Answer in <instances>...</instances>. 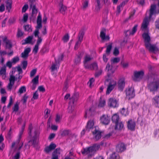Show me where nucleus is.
<instances>
[{
    "mask_svg": "<svg viewBox=\"0 0 159 159\" xmlns=\"http://www.w3.org/2000/svg\"><path fill=\"white\" fill-rule=\"evenodd\" d=\"M158 76L156 74H152L148 77L147 88L153 94H155L159 89V79Z\"/></svg>",
    "mask_w": 159,
    "mask_h": 159,
    "instance_id": "nucleus-1",
    "label": "nucleus"
},
{
    "mask_svg": "<svg viewBox=\"0 0 159 159\" xmlns=\"http://www.w3.org/2000/svg\"><path fill=\"white\" fill-rule=\"evenodd\" d=\"M22 69L20 66L12 68V74L10 75L9 79V83L7 86V88L9 90H11L15 81L17 80V78L20 80L22 78V76H20V74H22Z\"/></svg>",
    "mask_w": 159,
    "mask_h": 159,
    "instance_id": "nucleus-2",
    "label": "nucleus"
},
{
    "mask_svg": "<svg viewBox=\"0 0 159 159\" xmlns=\"http://www.w3.org/2000/svg\"><path fill=\"white\" fill-rule=\"evenodd\" d=\"M100 147L99 144H95L93 146L83 149L81 153L84 156H87L88 157H91L94 153L98 150Z\"/></svg>",
    "mask_w": 159,
    "mask_h": 159,
    "instance_id": "nucleus-3",
    "label": "nucleus"
},
{
    "mask_svg": "<svg viewBox=\"0 0 159 159\" xmlns=\"http://www.w3.org/2000/svg\"><path fill=\"white\" fill-rule=\"evenodd\" d=\"M3 41L5 43V49H8L10 51V52H8L7 55L9 56H11L13 55L14 52L11 49L12 47L11 42L7 39V37H5L3 38Z\"/></svg>",
    "mask_w": 159,
    "mask_h": 159,
    "instance_id": "nucleus-4",
    "label": "nucleus"
},
{
    "mask_svg": "<svg viewBox=\"0 0 159 159\" xmlns=\"http://www.w3.org/2000/svg\"><path fill=\"white\" fill-rule=\"evenodd\" d=\"M84 33V31L83 29H81L80 31L78 36V40L75 43L74 48L75 50L77 49L81 44V42L83 40Z\"/></svg>",
    "mask_w": 159,
    "mask_h": 159,
    "instance_id": "nucleus-5",
    "label": "nucleus"
},
{
    "mask_svg": "<svg viewBox=\"0 0 159 159\" xmlns=\"http://www.w3.org/2000/svg\"><path fill=\"white\" fill-rule=\"evenodd\" d=\"M36 0H29L30 7L32 9L31 16L35 17L36 16L38 12V9L36 8L35 1Z\"/></svg>",
    "mask_w": 159,
    "mask_h": 159,
    "instance_id": "nucleus-6",
    "label": "nucleus"
},
{
    "mask_svg": "<svg viewBox=\"0 0 159 159\" xmlns=\"http://www.w3.org/2000/svg\"><path fill=\"white\" fill-rule=\"evenodd\" d=\"M34 135L32 137V139L28 141L29 146L33 145L35 147L36 144V140L37 138L39 136V133L38 130H35L34 132Z\"/></svg>",
    "mask_w": 159,
    "mask_h": 159,
    "instance_id": "nucleus-7",
    "label": "nucleus"
},
{
    "mask_svg": "<svg viewBox=\"0 0 159 159\" xmlns=\"http://www.w3.org/2000/svg\"><path fill=\"white\" fill-rule=\"evenodd\" d=\"M156 5L155 4H152L151 5L150 9L149 10V17L151 18L153 15L158 14L159 13V8L158 7L156 10Z\"/></svg>",
    "mask_w": 159,
    "mask_h": 159,
    "instance_id": "nucleus-8",
    "label": "nucleus"
},
{
    "mask_svg": "<svg viewBox=\"0 0 159 159\" xmlns=\"http://www.w3.org/2000/svg\"><path fill=\"white\" fill-rule=\"evenodd\" d=\"M116 85V82L113 80H111L107 86L106 94H109Z\"/></svg>",
    "mask_w": 159,
    "mask_h": 159,
    "instance_id": "nucleus-9",
    "label": "nucleus"
},
{
    "mask_svg": "<svg viewBox=\"0 0 159 159\" xmlns=\"http://www.w3.org/2000/svg\"><path fill=\"white\" fill-rule=\"evenodd\" d=\"M145 46L146 48L148 49L149 52L156 53L159 51L158 48L154 44H151L150 43Z\"/></svg>",
    "mask_w": 159,
    "mask_h": 159,
    "instance_id": "nucleus-10",
    "label": "nucleus"
},
{
    "mask_svg": "<svg viewBox=\"0 0 159 159\" xmlns=\"http://www.w3.org/2000/svg\"><path fill=\"white\" fill-rule=\"evenodd\" d=\"M126 97L129 99L133 98L135 96L134 89L132 87L129 88L126 90Z\"/></svg>",
    "mask_w": 159,
    "mask_h": 159,
    "instance_id": "nucleus-11",
    "label": "nucleus"
},
{
    "mask_svg": "<svg viewBox=\"0 0 159 159\" xmlns=\"http://www.w3.org/2000/svg\"><path fill=\"white\" fill-rule=\"evenodd\" d=\"M144 75V72L142 70L137 71H135L134 73V77L133 78V80L134 81H137V79H141Z\"/></svg>",
    "mask_w": 159,
    "mask_h": 159,
    "instance_id": "nucleus-12",
    "label": "nucleus"
},
{
    "mask_svg": "<svg viewBox=\"0 0 159 159\" xmlns=\"http://www.w3.org/2000/svg\"><path fill=\"white\" fill-rule=\"evenodd\" d=\"M84 66L85 68L90 70H97L98 69V65L96 62H94L91 64L84 63Z\"/></svg>",
    "mask_w": 159,
    "mask_h": 159,
    "instance_id": "nucleus-13",
    "label": "nucleus"
},
{
    "mask_svg": "<svg viewBox=\"0 0 159 159\" xmlns=\"http://www.w3.org/2000/svg\"><path fill=\"white\" fill-rule=\"evenodd\" d=\"M92 132L94 135V139L96 141L98 140L101 138L102 132L96 128H94V130H92Z\"/></svg>",
    "mask_w": 159,
    "mask_h": 159,
    "instance_id": "nucleus-14",
    "label": "nucleus"
},
{
    "mask_svg": "<svg viewBox=\"0 0 159 159\" xmlns=\"http://www.w3.org/2000/svg\"><path fill=\"white\" fill-rule=\"evenodd\" d=\"M149 18L148 17H146L144 19L141 27L142 30H147L148 26L149 24Z\"/></svg>",
    "mask_w": 159,
    "mask_h": 159,
    "instance_id": "nucleus-15",
    "label": "nucleus"
},
{
    "mask_svg": "<svg viewBox=\"0 0 159 159\" xmlns=\"http://www.w3.org/2000/svg\"><path fill=\"white\" fill-rule=\"evenodd\" d=\"M138 26V25L137 24H136L135 25L134 27L133 28L131 31L130 30H128L127 31H125L124 33L126 36L133 35L137 31Z\"/></svg>",
    "mask_w": 159,
    "mask_h": 159,
    "instance_id": "nucleus-16",
    "label": "nucleus"
},
{
    "mask_svg": "<svg viewBox=\"0 0 159 159\" xmlns=\"http://www.w3.org/2000/svg\"><path fill=\"white\" fill-rule=\"evenodd\" d=\"M108 105L111 107H117L118 104L115 98H111L109 99Z\"/></svg>",
    "mask_w": 159,
    "mask_h": 159,
    "instance_id": "nucleus-17",
    "label": "nucleus"
},
{
    "mask_svg": "<svg viewBox=\"0 0 159 159\" xmlns=\"http://www.w3.org/2000/svg\"><path fill=\"white\" fill-rule=\"evenodd\" d=\"M61 149L57 148L55 149L52 154L51 159H59L58 157L60 154Z\"/></svg>",
    "mask_w": 159,
    "mask_h": 159,
    "instance_id": "nucleus-18",
    "label": "nucleus"
},
{
    "mask_svg": "<svg viewBox=\"0 0 159 159\" xmlns=\"http://www.w3.org/2000/svg\"><path fill=\"white\" fill-rule=\"evenodd\" d=\"M126 149L125 146L123 143H120L116 146V151L119 152H121Z\"/></svg>",
    "mask_w": 159,
    "mask_h": 159,
    "instance_id": "nucleus-19",
    "label": "nucleus"
},
{
    "mask_svg": "<svg viewBox=\"0 0 159 159\" xmlns=\"http://www.w3.org/2000/svg\"><path fill=\"white\" fill-rule=\"evenodd\" d=\"M136 124L135 122L130 120L127 122V127L128 129L133 131L135 130Z\"/></svg>",
    "mask_w": 159,
    "mask_h": 159,
    "instance_id": "nucleus-20",
    "label": "nucleus"
},
{
    "mask_svg": "<svg viewBox=\"0 0 159 159\" xmlns=\"http://www.w3.org/2000/svg\"><path fill=\"white\" fill-rule=\"evenodd\" d=\"M152 104L156 108H159V97L156 95L152 99Z\"/></svg>",
    "mask_w": 159,
    "mask_h": 159,
    "instance_id": "nucleus-21",
    "label": "nucleus"
},
{
    "mask_svg": "<svg viewBox=\"0 0 159 159\" xmlns=\"http://www.w3.org/2000/svg\"><path fill=\"white\" fill-rule=\"evenodd\" d=\"M101 122L105 125H108L110 122V118L107 116L103 115L100 118Z\"/></svg>",
    "mask_w": 159,
    "mask_h": 159,
    "instance_id": "nucleus-22",
    "label": "nucleus"
},
{
    "mask_svg": "<svg viewBox=\"0 0 159 159\" xmlns=\"http://www.w3.org/2000/svg\"><path fill=\"white\" fill-rule=\"evenodd\" d=\"M106 30L103 28L100 32V37L102 40H109L110 37L108 35L106 36Z\"/></svg>",
    "mask_w": 159,
    "mask_h": 159,
    "instance_id": "nucleus-23",
    "label": "nucleus"
},
{
    "mask_svg": "<svg viewBox=\"0 0 159 159\" xmlns=\"http://www.w3.org/2000/svg\"><path fill=\"white\" fill-rule=\"evenodd\" d=\"M142 37L144 39L145 45H148L149 43L151 41V39L150 36L147 33H144L142 34Z\"/></svg>",
    "mask_w": 159,
    "mask_h": 159,
    "instance_id": "nucleus-24",
    "label": "nucleus"
},
{
    "mask_svg": "<svg viewBox=\"0 0 159 159\" xmlns=\"http://www.w3.org/2000/svg\"><path fill=\"white\" fill-rule=\"evenodd\" d=\"M56 147L55 144L51 143L50 145L46 147L44 151L47 153H49L50 152L54 150Z\"/></svg>",
    "mask_w": 159,
    "mask_h": 159,
    "instance_id": "nucleus-25",
    "label": "nucleus"
},
{
    "mask_svg": "<svg viewBox=\"0 0 159 159\" xmlns=\"http://www.w3.org/2000/svg\"><path fill=\"white\" fill-rule=\"evenodd\" d=\"M94 122L93 120H90L87 123V125L86 127V130L89 131L90 129H92V130H94V128H93Z\"/></svg>",
    "mask_w": 159,
    "mask_h": 159,
    "instance_id": "nucleus-26",
    "label": "nucleus"
},
{
    "mask_svg": "<svg viewBox=\"0 0 159 159\" xmlns=\"http://www.w3.org/2000/svg\"><path fill=\"white\" fill-rule=\"evenodd\" d=\"M125 85V80L124 79L120 80L118 82V88L121 91H123Z\"/></svg>",
    "mask_w": 159,
    "mask_h": 159,
    "instance_id": "nucleus-27",
    "label": "nucleus"
},
{
    "mask_svg": "<svg viewBox=\"0 0 159 159\" xmlns=\"http://www.w3.org/2000/svg\"><path fill=\"white\" fill-rule=\"evenodd\" d=\"M30 51L31 49L30 48H28L25 49L24 52L21 53V57L24 58H27L29 56V54Z\"/></svg>",
    "mask_w": 159,
    "mask_h": 159,
    "instance_id": "nucleus-28",
    "label": "nucleus"
},
{
    "mask_svg": "<svg viewBox=\"0 0 159 159\" xmlns=\"http://www.w3.org/2000/svg\"><path fill=\"white\" fill-rule=\"evenodd\" d=\"M84 53L83 52H79L78 55L77 56L75 60V62L76 64L79 63Z\"/></svg>",
    "mask_w": 159,
    "mask_h": 159,
    "instance_id": "nucleus-29",
    "label": "nucleus"
},
{
    "mask_svg": "<svg viewBox=\"0 0 159 159\" xmlns=\"http://www.w3.org/2000/svg\"><path fill=\"white\" fill-rule=\"evenodd\" d=\"M79 94L78 93H75L72 95L71 98H70V102H72L73 104L77 101L79 98Z\"/></svg>",
    "mask_w": 159,
    "mask_h": 159,
    "instance_id": "nucleus-30",
    "label": "nucleus"
},
{
    "mask_svg": "<svg viewBox=\"0 0 159 159\" xmlns=\"http://www.w3.org/2000/svg\"><path fill=\"white\" fill-rule=\"evenodd\" d=\"M59 6L60 7L59 10L60 12L62 14H64L65 11L66 10V7L63 5L62 2L59 3Z\"/></svg>",
    "mask_w": 159,
    "mask_h": 159,
    "instance_id": "nucleus-31",
    "label": "nucleus"
},
{
    "mask_svg": "<svg viewBox=\"0 0 159 159\" xmlns=\"http://www.w3.org/2000/svg\"><path fill=\"white\" fill-rule=\"evenodd\" d=\"M33 37L32 36H29L28 37H27L26 39H25V40H23L22 42H23L22 43V45H25L26 44L30 43L32 41V40L33 39Z\"/></svg>",
    "mask_w": 159,
    "mask_h": 159,
    "instance_id": "nucleus-32",
    "label": "nucleus"
},
{
    "mask_svg": "<svg viewBox=\"0 0 159 159\" xmlns=\"http://www.w3.org/2000/svg\"><path fill=\"white\" fill-rule=\"evenodd\" d=\"M6 3L7 9L8 10V12H9L12 7V0H6Z\"/></svg>",
    "mask_w": 159,
    "mask_h": 159,
    "instance_id": "nucleus-33",
    "label": "nucleus"
},
{
    "mask_svg": "<svg viewBox=\"0 0 159 159\" xmlns=\"http://www.w3.org/2000/svg\"><path fill=\"white\" fill-rule=\"evenodd\" d=\"M112 65L111 64V65H110L109 63H108L106 68V70L111 74H113L114 71V70L113 69Z\"/></svg>",
    "mask_w": 159,
    "mask_h": 159,
    "instance_id": "nucleus-34",
    "label": "nucleus"
},
{
    "mask_svg": "<svg viewBox=\"0 0 159 159\" xmlns=\"http://www.w3.org/2000/svg\"><path fill=\"white\" fill-rule=\"evenodd\" d=\"M119 116L117 114H115L112 116L111 120L112 122L115 124L119 122Z\"/></svg>",
    "mask_w": 159,
    "mask_h": 159,
    "instance_id": "nucleus-35",
    "label": "nucleus"
},
{
    "mask_svg": "<svg viewBox=\"0 0 159 159\" xmlns=\"http://www.w3.org/2000/svg\"><path fill=\"white\" fill-rule=\"evenodd\" d=\"M124 127V125L122 122H118L115 124V129L121 130Z\"/></svg>",
    "mask_w": 159,
    "mask_h": 159,
    "instance_id": "nucleus-36",
    "label": "nucleus"
},
{
    "mask_svg": "<svg viewBox=\"0 0 159 159\" xmlns=\"http://www.w3.org/2000/svg\"><path fill=\"white\" fill-rule=\"evenodd\" d=\"M93 111H92L91 108H90L89 110L86 111L84 116V117L85 118L87 117H89L92 116L93 115Z\"/></svg>",
    "mask_w": 159,
    "mask_h": 159,
    "instance_id": "nucleus-37",
    "label": "nucleus"
},
{
    "mask_svg": "<svg viewBox=\"0 0 159 159\" xmlns=\"http://www.w3.org/2000/svg\"><path fill=\"white\" fill-rule=\"evenodd\" d=\"M112 43H110L107 46V49L106 50V53H107V56H108L110 53V52L112 48Z\"/></svg>",
    "mask_w": 159,
    "mask_h": 159,
    "instance_id": "nucleus-38",
    "label": "nucleus"
},
{
    "mask_svg": "<svg viewBox=\"0 0 159 159\" xmlns=\"http://www.w3.org/2000/svg\"><path fill=\"white\" fill-rule=\"evenodd\" d=\"M92 58L89 55H86L84 57V60L83 61L84 64L87 63V62L91 61L92 60Z\"/></svg>",
    "mask_w": 159,
    "mask_h": 159,
    "instance_id": "nucleus-39",
    "label": "nucleus"
},
{
    "mask_svg": "<svg viewBox=\"0 0 159 159\" xmlns=\"http://www.w3.org/2000/svg\"><path fill=\"white\" fill-rule=\"evenodd\" d=\"M106 104V101L104 99H102L101 98H100L98 107H103L105 106Z\"/></svg>",
    "mask_w": 159,
    "mask_h": 159,
    "instance_id": "nucleus-40",
    "label": "nucleus"
},
{
    "mask_svg": "<svg viewBox=\"0 0 159 159\" xmlns=\"http://www.w3.org/2000/svg\"><path fill=\"white\" fill-rule=\"evenodd\" d=\"M120 61V59L119 57H115L111 59V64H113L118 63Z\"/></svg>",
    "mask_w": 159,
    "mask_h": 159,
    "instance_id": "nucleus-41",
    "label": "nucleus"
},
{
    "mask_svg": "<svg viewBox=\"0 0 159 159\" xmlns=\"http://www.w3.org/2000/svg\"><path fill=\"white\" fill-rule=\"evenodd\" d=\"M39 75L36 76L32 80V82L34 84H38Z\"/></svg>",
    "mask_w": 159,
    "mask_h": 159,
    "instance_id": "nucleus-42",
    "label": "nucleus"
},
{
    "mask_svg": "<svg viewBox=\"0 0 159 159\" xmlns=\"http://www.w3.org/2000/svg\"><path fill=\"white\" fill-rule=\"evenodd\" d=\"M119 155L115 152L113 153L111 155L110 159H119Z\"/></svg>",
    "mask_w": 159,
    "mask_h": 159,
    "instance_id": "nucleus-43",
    "label": "nucleus"
},
{
    "mask_svg": "<svg viewBox=\"0 0 159 159\" xmlns=\"http://www.w3.org/2000/svg\"><path fill=\"white\" fill-rule=\"evenodd\" d=\"M57 62L56 61L55 63H52L51 69L52 71H53L55 70H57Z\"/></svg>",
    "mask_w": 159,
    "mask_h": 159,
    "instance_id": "nucleus-44",
    "label": "nucleus"
},
{
    "mask_svg": "<svg viewBox=\"0 0 159 159\" xmlns=\"http://www.w3.org/2000/svg\"><path fill=\"white\" fill-rule=\"evenodd\" d=\"M6 72V66L4 65L0 70V75H5Z\"/></svg>",
    "mask_w": 159,
    "mask_h": 159,
    "instance_id": "nucleus-45",
    "label": "nucleus"
},
{
    "mask_svg": "<svg viewBox=\"0 0 159 159\" xmlns=\"http://www.w3.org/2000/svg\"><path fill=\"white\" fill-rule=\"evenodd\" d=\"M24 127H22V129L21 130L19 134V138L18 139L17 141V143H18V144H19L20 139L21 137V136L22 134H23V132H24Z\"/></svg>",
    "mask_w": 159,
    "mask_h": 159,
    "instance_id": "nucleus-46",
    "label": "nucleus"
},
{
    "mask_svg": "<svg viewBox=\"0 0 159 159\" xmlns=\"http://www.w3.org/2000/svg\"><path fill=\"white\" fill-rule=\"evenodd\" d=\"M26 91V88L25 86H21L19 89L18 93L22 94Z\"/></svg>",
    "mask_w": 159,
    "mask_h": 159,
    "instance_id": "nucleus-47",
    "label": "nucleus"
},
{
    "mask_svg": "<svg viewBox=\"0 0 159 159\" xmlns=\"http://www.w3.org/2000/svg\"><path fill=\"white\" fill-rule=\"evenodd\" d=\"M19 58L18 56H16L13 58L11 60V62L13 64H15L19 61Z\"/></svg>",
    "mask_w": 159,
    "mask_h": 159,
    "instance_id": "nucleus-48",
    "label": "nucleus"
},
{
    "mask_svg": "<svg viewBox=\"0 0 159 159\" xmlns=\"http://www.w3.org/2000/svg\"><path fill=\"white\" fill-rule=\"evenodd\" d=\"M23 35V33L18 28L17 34V36L18 38L21 37Z\"/></svg>",
    "mask_w": 159,
    "mask_h": 159,
    "instance_id": "nucleus-49",
    "label": "nucleus"
},
{
    "mask_svg": "<svg viewBox=\"0 0 159 159\" xmlns=\"http://www.w3.org/2000/svg\"><path fill=\"white\" fill-rule=\"evenodd\" d=\"M31 26L29 25H27L24 26V29L25 31L30 32L32 31V29H30Z\"/></svg>",
    "mask_w": 159,
    "mask_h": 159,
    "instance_id": "nucleus-50",
    "label": "nucleus"
},
{
    "mask_svg": "<svg viewBox=\"0 0 159 159\" xmlns=\"http://www.w3.org/2000/svg\"><path fill=\"white\" fill-rule=\"evenodd\" d=\"M121 114L124 116H126L128 114L127 111L124 108H122L120 111Z\"/></svg>",
    "mask_w": 159,
    "mask_h": 159,
    "instance_id": "nucleus-51",
    "label": "nucleus"
},
{
    "mask_svg": "<svg viewBox=\"0 0 159 159\" xmlns=\"http://www.w3.org/2000/svg\"><path fill=\"white\" fill-rule=\"evenodd\" d=\"M69 134V130H64L61 133V135L62 136H66L67 135Z\"/></svg>",
    "mask_w": 159,
    "mask_h": 159,
    "instance_id": "nucleus-52",
    "label": "nucleus"
},
{
    "mask_svg": "<svg viewBox=\"0 0 159 159\" xmlns=\"http://www.w3.org/2000/svg\"><path fill=\"white\" fill-rule=\"evenodd\" d=\"M13 111L16 112L18 111L19 109V105L17 103H16L14 105L13 108Z\"/></svg>",
    "mask_w": 159,
    "mask_h": 159,
    "instance_id": "nucleus-53",
    "label": "nucleus"
},
{
    "mask_svg": "<svg viewBox=\"0 0 159 159\" xmlns=\"http://www.w3.org/2000/svg\"><path fill=\"white\" fill-rule=\"evenodd\" d=\"M69 39V36L68 34H66L65 35L63 38V40L64 42H67Z\"/></svg>",
    "mask_w": 159,
    "mask_h": 159,
    "instance_id": "nucleus-54",
    "label": "nucleus"
},
{
    "mask_svg": "<svg viewBox=\"0 0 159 159\" xmlns=\"http://www.w3.org/2000/svg\"><path fill=\"white\" fill-rule=\"evenodd\" d=\"M22 64L23 66L22 68L23 69H25L27 65V61H24L22 62Z\"/></svg>",
    "mask_w": 159,
    "mask_h": 159,
    "instance_id": "nucleus-55",
    "label": "nucleus"
},
{
    "mask_svg": "<svg viewBox=\"0 0 159 159\" xmlns=\"http://www.w3.org/2000/svg\"><path fill=\"white\" fill-rule=\"evenodd\" d=\"M28 6L27 4H25L23 7L22 10V12H25L28 9Z\"/></svg>",
    "mask_w": 159,
    "mask_h": 159,
    "instance_id": "nucleus-56",
    "label": "nucleus"
},
{
    "mask_svg": "<svg viewBox=\"0 0 159 159\" xmlns=\"http://www.w3.org/2000/svg\"><path fill=\"white\" fill-rule=\"evenodd\" d=\"M39 46L35 44V46L33 50V52H34L35 54H36L37 53L38 49H39Z\"/></svg>",
    "mask_w": 159,
    "mask_h": 159,
    "instance_id": "nucleus-57",
    "label": "nucleus"
},
{
    "mask_svg": "<svg viewBox=\"0 0 159 159\" xmlns=\"http://www.w3.org/2000/svg\"><path fill=\"white\" fill-rule=\"evenodd\" d=\"M28 15L27 13H25L24 14L23 17V20L24 22H26L28 20Z\"/></svg>",
    "mask_w": 159,
    "mask_h": 159,
    "instance_id": "nucleus-58",
    "label": "nucleus"
},
{
    "mask_svg": "<svg viewBox=\"0 0 159 159\" xmlns=\"http://www.w3.org/2000/svg\"><path fill=\"white\" fill-rule=\"evenodd\" d=\"M11 129H10L9 132L7 134L6 138L7 139H10L11 138Z\"/></svg>",
    "mask_w": 159,
    "mask_h": 159,
    "instance_id": "nucleus-59",
    "label": "nucleus"
},
{
    "mask_svg": "<svg viewBox=\"0 0 159 159\" xmlns=\"http://www.w3.org/2000/svg\"><path fill=\"white\" fill-rule=\"evenodd\" d=\"M42 40V39L41 38V37L38 36V39H37V42L36 44L39 46V45L41 43Z\"/></svg>",
    "mask_w": 159,
    "mask_h": 159,
    "instance_id": "nucleus-60",
    "label": "nucleus"
},
{
    "mask_svg": "<svg viewBox=\"0 0 159 159\" xmlns=\"http://www.w3.org/2000/svg\"><path fill=\"white\" fill-rule=\"evenodd\" d=\"M119 51L118 49L116 48H114L113 52L114 55L116 56L119 54Z\"/></svg>",
    "mask_w": 159,
    "mask_h": 159,
    "instance_id": "nucleus-61",
    "label": "nucleus"
},
{
    "mask_svg": "<svg viewBox=\"0 0 159 159\" xmlns=\"http://www.w3.org/2000/svg\"><path fill=\"white\" fill-rule=\"evenodd\" d=\"M88 1L87 0H85L83 3V7L84 8H86L88 6Z\"/></svg>",
    "mask_w": 159,
    "mask_h": 159,
    "instance_id": "nucleus-62",
    "label": "nucleus"
},
{
    "mask_svg": "<svg viewBox=\"0 0 159 159\" xmlns=\"http://www.w3.org/2000/svg\"><path fill=\"white\" fill-rule=\"evenodd\" d=\"M36 69H33L30 73V76L31 77H33L36 74Z\"/></svg>",
    "mask_w": 159,
    "mask_h": 159,
    "instance_id": "nucleus-63",
    "label": "nucleus"
},
{
    "mask_svg": "<svg viewBox=\"0 0 159 159\" xmlns=\"http://www.w3.org/2000/svg\"><path fill=\"white\" fill-rule=\"evenodd\" d=\"M108 56H107V53H106L105 54H104L103 55V61L105 62H106L108 61V58L107 57Z\"/></svg>",
    "mask_w": 159,
    "mask_h": 159,
    "instance_id": "nucleus-64",
    "label": "nucleus"
}]
</instances>
